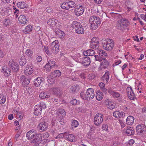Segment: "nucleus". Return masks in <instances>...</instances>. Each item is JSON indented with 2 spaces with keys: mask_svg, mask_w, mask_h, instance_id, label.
Here are the masks:
<instances>
[{
  "mask_svg": "<svg viewBox=\"0 0 146 146\" xmlns=\"http://www.w3.org/2000/svg\"><path fill=\"white\" fill-rule=\"evenodd\" d=\"M26 136L29 140L33 139L30 141L32 143H36L42 139V135L37 134L36 131L33 129L28 132L27 133Z\"/></svg>",
  "mask_w": 146,
  "mask_h": 146,
  "instance_id": "f257e3e1",
  "label": "nucleus"
},
{
  "mask_svg": "<svg viewBox=\"0 0 146 146\" xmlns=\"http://www.w3.org/2000/svg\"><path fill=\"white\" fill-rule=\"evenodd\" d=\"M71 26L76 32L79 34H83L84 33V29L82 25L79 22L76 21H73Z\"/></svg>",
  "mask_w": 146,
  "mask_h": 146,
  "instance_id": "f03ea898",
  "label": "nucleus"
},
{
  "mask_svg": "<svg viewBox=\"0 0 146 146\" xmlns=\"http://www.w3.org/2000/svg\"><path fill=\"white\" fill-rule=\"evenodd\" d=\"M104 48L106 50H111L114 46L113 40L109 39L104 41L102 43Z\"/></svg>",
  "mask_w": 146,
  "mask_h": 146,
  "instance_id": "7ed1b4c3",
  "label": "nucleus"
},
{
  "mask_svg": "<svg viewBox=\"0 0 146 146\" xmlns=\"http://www.w3.org/2000/svg\"><path fill=\"white\" fill-rule=\"evenodd\" d=\"M61 8L66 10H72L75 7V3L72 1H69L68 2H64L61 5Z\"/></svg>",
  "mask_w": 146,
  "mask_h": 146,
  "instance_id": "20e7f679",
  "label": "nucleus"
},
{
  "mask_svg": "<svg viewBox=\"0 0 146 146\" xmlns=\"http://www.w3.org/2000/svg\"><path fill=\"white\" fill-rule=\"evenodd\" d=\"M59 44L57 40L53 42L50 46V50L52 53L57 54L59 51Z\"/></svg>",
  "mask_w": 146,
  "mask_h": 146,
  "instance_id": "39448f33",
  "label": "nucleus"
},
{
  "mask_svg": "<svg viewBox=\"0 0 146 146\" xmlns=\"http://www.w3.org/2000/svg\"><path fill=\"white\" fill-rule=\"evenodd\" d=\"M94 123L97 126H98L102 123L103 120V115L100 113H97L94 118Z\"/></svg>",
  "mask_w": 146,
  "mask_h": 146,
  "instance_id": "423d86ee",
  "label": "nucleus"
},
{
  "mask_svg": "<svg viewBox=\"0 0 146 146\" xmlns=\"http://www.w3.org/2000/svg\"><path fill=\"white\" fill-rule=\"evenodd\" d=\"M46 108L45 104L42 105H36L34 108V113L35 115H40L41 114L42 109H45Z\"/></svg>",
  "mask_w": 146,
  "mask_h": 146,
  "instance_id": "0eeeda50",
  "label": "nucleus"
},
{
  "mask_svg": "<svg viewBox=\"0 0 146 146\" xmlns=\"http://www.w3.org/2000/svg\"><path fill=\"white\" fill-rule=\"evenodd\" d=\"M91 47L94 49H97L99 47V39L97 37H93L91 41Z\"/></svg>",
  "mask_w": 146,
  "mask_h": 146,
  "instance_id": "6e6552de",
  "label": "nucleus"
},
{
  "mask_svg": "<svg viewBox=\"0 0 146 146\" xmlns=\"http://www.w3.org/2000/svg\"><path fill=\"white\" fill-rule=\"evenodd\" d=\"M74 9L75 14L77 16H79L82 15L84 10V8L82 6H76V4L75 7H74Z\"/></svg>",
  "mask_w": 146,
  "mask_h": 146,
  "instance_id": "1a4fd4ad",
  "label": "nucleus"
},
{
  "mask_svg": "<svg viewBox=\"0 0 146 146\" xmlns=\"http://www.w3.org/2000/svg\"><path fill=\"white\" fill-rule=\"evenodd\" d=\"M9 67L15 72H17L19 69V66L16 62H15L12 60H11L9 62Z\"/></svg>",
  "mask_w": 146,
  "mask_h": 146,
  "instance_id": "9d476101",
  "label": "nucleus"
},
{
  "mask_svg": "<svg viewBox=\"0 0 146 146\" xmlns=\"http://www.w3.org/2000/svg\"><path fill=\"white\" fill-rule=\"evenodd\" d=\"M104 103V104L106 106L107 108L110 110H111L115 108V104L110 99L105 100Z\"/></svg>",
  "mask_w": 146,
  "mask_h": 146,
  "instance_id": "9b49d317",
  "label": "nucleus"
},
{
  "mask_svg": "<svg viewBox=\"0 0 146 146\" xmlns=\"http://www.w3.org/2000/svg\"><path fill=\"white\" fill-rule=\"evenodd\" d=\"M128 97L131 100H134L136 98V96L131 87H128L126 89Z\"/></svg>",
  "mask_w": 146,
  "mask_h": 146,
  "instance_id": "f8f14e48",
  "label": "nucleus"
},
{
  "mask_svg": "<svg viewBox=\"0 0 146 146\" xmlns=\"http://www.w3.org/2000/svg\"><path fill=\"white\" fill-rule=\"evenodd\" d=\"M146 127L143 124L138 125L136 127V131L138 133L145 134L146 132Z\"/></svg>",
  "mask_w": 146,
  "mask_h": 146,
  "instance_id": "ddd939ff",
  "label": "nucleus"
},
{
  "mask_svg": "<svg viewBox=\"0 0 146 146\" xmlns=\"http://www.w3.org/2000/svg\"><path fill=\"white\" fill-rule=\"evenodd\" d=\"M95 96V94H84V91H82L80 93V96L83 99L88 101L93 99Z\"/></svg>",
  "mask_w": 146,
  "mask_h": 146,
  "instance_id": "4468645a",
  "label": "nucleus"
},
{
  "mask_svg": "<svg viewBox=\"0 0 146 146\" xmlns=\"http://www.w3.org/2000/svg\"><path fill=\"white\" fill-rule=\"evenodd\" d=\"M56 64V62L53 60H49L48 62L45 65L44 67L46 71L49 72Z\"/></svg>",
  "mask_w": 146,
  "mask_h": 146,
  "instance_id": "2eb2a0df",
  "label": "nucleus"
},
{
  "mask_svg": "<svg viewBox=\"0 0 146 146\" xmlns=\"http://www.w3.org/2000/svg\"><path fill=\"white\" fill-rule=\"evenodd\" d=\"M48 127V123L45 121H43L38 125V129L40 132H42L46 130Z\"/></svg>",
  "mask_w": 146,
  "mask_h": 146,
  "instance_id": "dca6fc26",
  "label": "nucleus"
},
{
  "mask_svg": "<svg viewBox=\"0 0 146 146\" xmlns=\"http://www.w3.org/2000/svg\"><path fill=\"white\" fill-rule=\"evenodd\" d=\"M90 58L88 57H86L82 58L80 60V63L83 64L85 66H89L90 63Z\"/></svg>",
  "mask_w": 146,
  "mask_h": 146,
  "instance_id": "f3484780",
  "label": "nucleus"
},
{
  "mask_svg": "<svg viewBox=\"0 0 146 146\" xmlns=\"http://www.w3.org/2000/svg\"><path fill=\"white\" fill-rule=\"evenodd\" d=\"M20 81L22 83L23 85L24 86L28 85L30 82L31 79L30 77H26L25 76L21 77Z\"/></svg>",
  "mask_w": 146,
  "mask_h": 146,
  "instance_id": "a211bd4d",
  "label": "nucleus"
},
{
  "mask_svg": "<svg viewBox=\"0 0 146 146\" xmlns=\"http://www.w3.org/2000/svg\"><path fill=\"white\" fill-rule=\"evenodd\" d=\"M89 21L91 24L93 23H101L100 19L98 17L94 15L90 17L89 19Z\"/></svg>",
  "mask_w": 146,
  "mask_h": 146,
  "instance_id": "6ab92c4d",
  "label": "nucleus"
},
{
  "mask_svg": "<svg viewBox=\"0 0 146 146\" xmlns=\"http://www.w3.org/2000/svg\"><path fill=\"white\" fill-rule=\"evenodd\" d=\"M50 91L56 96H60L62 94L61 91L59 88L55 87L51 88Z\"/></svg>",
  "mask_w": 146,
  "mask_h": 146,
  "instance_id": "aec40b11",
  "label": "nucleus"
},
{
  "mask_svg": "<svg viewBox=\"0 0 146 146\" xmlns=\"http://www.w3.org/2000/svg\"><path fill=\"white\" fill-rule=\"evenodd\" d=\"M27 19V18L26 16L23 15H21L18 19L20 23L23 24H25L27 23L28 21Z\"/></svg>",
  "mask_w": 146,
  "mask_h": 146,
  "instance_id": "412c9836",
  "label": "nucleus"
},
{
  "mask_svg": "<svg viewBox=\"0 0 146 146\" xmlns=\"http://www.w3.org/2000/svg\"><path fill=\"white\" fill-rule=\"evenodd\" d=\"M44 81V78L42 77H38L35 80L34 85L36 87L40 86Z\"/></svg>",
  "mask_w": 146,
  "mask_h": 146,
  "instance_id": "4be33fe9",
  "label": "nucleus"
},
{
  "mask_svg": "<svg viewBox=\"0 0 146 146\" xmlns=\"http://www.w3.org/2000/svg\"><path fill=\"white\" fill-rule=\"evenodd\" d=\"M125 115V113L123 112H119V111H115L113 112V116L115 117L118 118L122 117H123Z\"/></svg>",
  "mask_w": 146,
  "mask_h": 146,
  "instance_id": "5701e85b",
  "label": "nucleus"
},
{
  "mask_svg": "<svg viewBox=\"0 0 146 146\" xmlns=\"http://www.w3.org/2000/svg\"><path fill=\"white\" fill-rule=\"evenodd\" d=\"M2 70L3 71L4 75L6 76H9L10 74L11 70L6 66H5L2 67Z\"/></svg>",
  "mask_w": 146,
  "mask_h": 146,
  "instance_id": "b1692460",
  "label": "nucleus"
},
{
  "mask_svg": "<svg viewBox=\"0 0 146 146\" xmlns=\"http://www.w3.org/2000/svg\"><path fill=\"white\" fill-rule=\"evenodd\" d=\"M110 73L108 71H106L102 77V79L104 82L107 83L109 79Z\"/></svg>",
  "mask_w": 146,
  "mask_h": 146,
  "instance_id": "393cba45",
  "label": "nucleus"
},
{
  "mask_svg": "<svg viewBox=\"0 0 146 146\" xmlns=\"http://www.w3.org/2000/svg\"><path fill=\"white\" fill-rule=\"evenodd\" d=\"M134 121V118L132 116H128L126 120V123L129 125H131L133 123Z\"/></svg>",
  "mask_w": 146,
  "mask_h": 146,
  "instance_id": "a878e982",
  "label": "nucleus"
},
{
  "mask_svg": "<svg viewBox=\"0 0 146 146\" xmlns=\"http://www.w3.org/2000/svg\"><path fill=\"white\" fill-rule=\"evenodd\" d=\"M57 20L54 19H50L47 22V23L52 27H54L57 24Z\"/></svg>",
  "mask_w": 146,
  "mask_h": 146,
  "instance_id": "bb28decb",
  "label": "nucleus"
},
{
  "mask_svg": "<svg viewBox=\"0 0 146 146\" xmlns=\"http://www.w3.org/2000/svg\"><path fill=\"white\" fill-rule=\"evenodd\" d=\"M108 92L114 97L117 98L120 97V94L118 92H114L110 88L108 89Z\"/></svg>",
  "mask_w": 146,
  "mask_h": 146,
  "instance_id": "cd10ccee",
  "label": "nucleus"
},
{
  "mask_svg": "<svg viewBox=\"0 0 146 146\" xmlns=\"http://www.w3.org/2000/svg\"><path fill=\"white\" fill-rule=\"evenodd\" d=\"M56 114L58 116L61 115L62 117H64L66 115V112L64 109L60 108L57 110Z\"/></svg>",
  "mask_w": 146,
  "mask_h": 146,
  "instance_id": "c85d7f7f",
  "label": "nucleus"
},
{
  "mask_svg": "<svg viewBox=\"0 0 146 146\" xmlns=\"http://www.w3.org/2000/svg\"><path fill=\"white\" fill-rule=\"evenodd\" d=\"M67 140L71 142H74L76 141V137L72 134H68L66 136Z\"/></svg>",
  "mask_w": 146,
  "mask_h": 146,
  "instance_id": "c756f323",
  "label": "nucleus"
},
{
  "mask_svg": "<svg viewBox=\"0 0 146 146\" xmlns=\"http://www.w3.org/2000/svg\"><path fill=\"white\" fill-rule=\"evenodd\" d=\"M94 51L92 49H89L84 52V55L86 56H92L94 54Z\"/></svg>",
  "mask_w": 146,
  "mask_h": 146,
  "instance_id": "7c9ffc66",
  "label": "nucleus"
},
{
  "mask_svg": "<svg viewBox=\"0 0 146 146\" xmlns=\"http://www.w3.org/2000/svg\"><path fill=\"white\" fill-rule=\"evenodd\" d=\"M96 99L98 101L101 100L103 97V94L100 91H97L96 92Z\"/></svg>",
  "mask_w": 146,
  "mask_h": 146,
  "instance_id": "2f4dec72",
  "label": "nucleus"
},
{
  "mask_svg": "<svg viewBox=\"0 0 146 146\" xmlns=\"http://www.w3.org/2000/svg\"><path fill=\"white\" fill-rule=\"evenodd\" d=\"M61 72L59 70H56L52 73V75L53 78L58 77L61 75Z\"/></svg>",
  "mask_w": 146,
  "mask_h": 146,
  "instance_id": "473e14b6",
  "label": "nucleus"
},
{
  "mask_svg": "<svg viewBox=\"0 0 146 146\" xmlns=\"http://www.w3.org/2000/svg\"><path fill=\"white\" fill-rule=\"evenodd\" d=\"M134 132V129L132 127H127L126 130V133L130 135H133Z\"/></svg>",
  "mask_w": 146,
  "mask_h": 146,
  "instance_id": "72a5a7b5",
  "label": "nucleus"
},
{
  "mask_svg": "<svg viewBox=\"0 0 146 146\" xmlns=\"http://www.w3.org/2000/svg\"><path fill=\"white\" fill-rule=\"evenodd\" d=\"M78 87L79 86L78 85H73L71 86L70 88V92L73 94L75 93L77 90H78Z\"/></svg>",
  "mask_w": 146,
  "mask_h": 146,
  "instance_id": "f704fd0d",
  "label": "nucleus"
},
{
  "mask_svg": "<svg viewBox=\"0 0 146 146\" xmlns=\"http://www.w3.org/2000/svg\"><path fill=\"white\" fill-rule=\"evenodd\" d=\"M27 62L26 59L24 56H22L21 57L20 60L19 64L20 65L22 66H23L26 64Z\"/></svg>",
  "mask_w": 146,
  "mask_h": 146,
  "instance_id": "c9c22d12",
  "label": "nucleus"
},
{
  "mask_svg": "<svg viewBox=\"0 0 146 146\" xmlns=\"http://www.w3.org/2000/svg\"><path fill=\"white\" fill-rule=\"evenodd\" d=\"M120 20L123 27H127L129 24L128 21L126 19H121Z\"/></svg>",
  "mask_w": 146,
  "mask_h": 146,
  "instance_id": "e433bc0d",
  "label": "nucleus"
},
{
  "mask_svg": "<svg viewBox=\"0 0 146 146\" xmlns=\"http://www.w3.org/2000/svg\"><path fill=\"white\" fill-rule=\"evenodd\" d=\"M101 66L104 68H107L109 65V62L105 59L103 60L101 64Z\"/></svg>",
  "mask_w": 146,
  "mask_h": 146,
  "instance_id": "4c0bfd02",
  "label": "nucleus"
},
{
  "mask_svg": "<svg viewBox=\"0 0 146 146\" xmlns=\"http://www.w3.org/2000/svg\"><path fill=\"white\" fill-rule=\"evenodd\" d=\"M33 30V28L32 26L30 25H29L26 27V28L24 30L23 32L25 34H27L31 32Z\"/></svg>",
  "mask_w": 146,
  "mask_h": 146,
  "instance_id": "58836bf2",
  "label": "nucleus"
},
{
  "mask_svg": "<svg viewBox=\"0 0 146 146\" xmlns=\"http://www.w3.org/2000/svg\"><path fill=\"white\" fill-rule=\"evenodd\" d=\"M40 98L42 99L48 98L50 97V96L48 94L47 92H43L39 95Z\"/></svg>",
  "mask_w": 146,
  "mask_h": 146,
  "instance_id": "ea45409f",
  "label": "nucleus"
},
{
  "mask_svg": "<svg viewBox=\"0 0 146 146\" xmlns=\"http://www.w3.org/2000/svg\"><path fill=\"white\" fill-rule=\"evenodd\" d=\"M101 23H92L91 24L90 28L92 30H95L98 27H99Z\"/></svg>",
  "mask_w": 146,
  "mask_h": 146,
  "instance_id": "a19ab883",
  "label": "nucleus"
},
{
  "mask_svg": "<svg viewBox=\"0 0 146 146\" xmlns=\"http://www.w3.org/2000/svg\"><path fill=\"white\" fill-rule=\"evenodd\" d=\"M16 4L17 6L20 9H24L26 7L25 4L24 2H19Z\"/></svg>",
  "mask_w": 146,
  "mask_h": 146,
  "instance_id": "79ce46f5",
  "label": "nucleus"
},
{
  "mask_svg": "<svg viewBox=\"0 0 146 146\" xmlns=\"http://www.w3.org/2000/svg\"><path fill=\"white\" fill-rule=\"evenodd\" d=\"M47 80L48 83L51 84H54L55 81V78L52 77V76H49L47 78Z\"/></svg>",
  "mask_w": 146,
  "mask_h": 146,
  "instance_id": "37998d69",
  "label": "nucleus"
},
{
  "mask_svg": "<svg viewBox=\"0 0 146 146\" xmlns=\"http://www.w3.org/2000/svg\"><path fill=\"white\" fill-rule=\"evenodd\" d=\"M55 33L56 34L60 37L64 36V34L63 32L59 29H56L55 31Z\"/></svg>",
  "mask_w": 146,
  "mask_h": 146,
  "instance_id": "c03bdc74",
  "label": "nucleus"
},
{
  "mask_svg": "<svg viewBox=\"0 0 146 146\" xmlns=\"http://www.w3.org/2000/svg\"><path fill=\"white\" fill-rule=\"evenodd\" d=\"M98 52L100 56L105 57L107 55V54L106 53V52L102 50H99L98 51Z\"/></svg>",
  "mask_w": 146,
  "mask_h": 146,
  "instance_id": "a18cd8bd",
  "label": "nucleus"
},
{
  "mask_svg": "<svg viewBox=\"0 0 146 146\" xmlns=\"http://www.w3.org/2000/svg\"><path fill=\"white\" fill-rule=\"evenodd\" d=\"M3 23L6 27L9 26L11 23L10 19L8 18L5 19L3 21Z\"/></svg>",
  "mask_w": 146,
  "mask_h": 146,
  "instance_id": "49530a36",
  "label": "nucleus"
},
{
  "mask_svg": "<svg viewBox=\"0 0 146 146\" xmlns=\"http://www.w3.org/2000/svg\"><path fill=\"white\" fill-rule=\"evenodd\" d=\"M6 97L3 95H0V104H4L6 101Z\"/></svg>",
  "mask_w": 146,
  "mask_h": 146,
  "instance_id": "de8ad7c7",
  "label": "nucleus"
},
{
  "mask_svg": "<svg viewBox=\"0 0 146 146\" xmlns=\"http://www.w3.org/2000/svg\"><path fill=\"white\" fill-rule=\"evenodd\" d=\"M94 90L92 88H89L87 89L86 92L84 91V94H94Z\"/></svg>",
  "mask_w": 146,
  "mask_h": 146,
  "instance_id": "09e8293b",
  "label": "nucleus"
},
{
  "mask_svg": "<svg viewBox=\"0 0 146 146\" xmlns=\"http://www.w3.org/2000/svg\"><path fill=\"white\" fill-rule=\"evenodd\" d=\"M33 72V68L30 67L29 69L25 71V73L26 75L27 76L28 75H31Z\"/></svg>",
  "mask_w": 146,
  "mask_h": 146,
  "instance_id": "8fccbe9b",
  "label": "nucleus"
},
{
  "mask_svg": "<svg viewBox=\"0 0 146 146\" xmlns=\"http://www.w3.org/2000/svg\"><path fill=\"white\" fill-rule=\"evenodd\" d=\"M78 122L76 120H73L71 124V126L72 128H76V127L78 126Z\"/></svg>",
  "mask_w": 146,
  "mask_h": 146,
  "instance_id": "3c124183",
  "label": "nucleus"
},
{
  "mask_svg": "<svg viewBox=\"0 0 146 146\" xmlns=\"http://www.w3.org/2000/svg\"><path fill=\"white\" fill-rule=\"evenodd\" d=\"M25 54L27 56L31 57L33 55V51L30 49H27L26 51Z\"/></svg>",
  "mask_w": 146,
  "mask_h": 146,
  "instance_id": "603ef678",
  "label": "nucleus"
},
{
  "mask_svg": "<svg viewBox=\"0 0 146 146\" xmlns=\"http://www.w3.org/2000/svg\"><path fill=\"white\" fill-rule=\"evenodd\" d=\"M79 102L77 100L75 99H72L70 102V103L72 105H75L78 104Z\"/></svg>",
  "mask_w": 146,
  "mask_h": 146,
  "instance_id": "864d4df0",
  "label": "nucleus"
},
{
  "mask_svg": "<svg viewBox=\"0 0 146 146\" xmlns=\"http://www.w3.org/2000/svg\"><path fill=\"white\" fill-rule=\"evenodd\" d=\"M44 50L48 55H50L51 54L50 51H49V48L48 46H44Z\"/></svg>",
  "mask_w": 146,
  "mask_h": 146,
  "instance_id": "5fc2aeb1",
  "label": "nucleus"
},
{
  "mask_svg": "<svg viewBox=\"0 0 146 146\" xmlns=\"http://www.w3.org/2000/svg\"><path fill=\"white\" fill-rule=\"evenodd\" d=\"M94 56L95 57L96 60L98 61H101L103 60V58H102L99 57L98 55H95Z\"/></svg>",
  "mask_w": 146,
  "mask_h": 146,
  "instance_id": "6e6d98bb",
  "label": "nucleus"
},
{
  "mask_svg": "<svg viewBox=\"0 0 146 146\" xmlns=\"http://www.w3.org/2000/svg\"><path fill=\"white\" fill-rule=\"evenodd\" d=\"M117 27L119 29H121V28L123 27L121 23L120 22V20L118 21V23L117 24Z\"/></svg>",
  "mask_w": 146,
  "mask_h": 146,
  "instance_id": "4d7b16f0",
  "label": "nucleus"
},
{
  "mask_svg": "<svg viewBox=\"0 0 146 146\" xmlns=\"http://www.w3.org/2000/svg\"><path fill=\"white\" fill-rule=\"evenodd\" d=\"M102 128L104 130L107 131L108 129V127L106 124H103L102 126Z\"/></svg>",
  "mask_w": 146,
  "mask_h": 146,
  "instance_id": "13d9d810",
  "label": "nucleus"
},
{
  "mask_svg": "<svg viewBox=\"0 0 146 146\" xmlns=\"http://www.w3.org/2000/svg\"><path fill=\"white\" fill-rule=\"evenodd\" d=\"M60 146H70V145L68 143L63 142L61 143Z\"/></svg>",
  "mask_w": 146,
  "mask_h": 146,
  "instance_id": "bf43d9fd",
  "label": "nucleus"
},
{
  "mask_svg": "<svg viewBox=\"0 0 146 146\" xmlns=\"http://www.w3.org/2000/svg\"><path fill=\"white\" fill-rule=\"evenodd\" d=\"M43 136L44 138H48L49 136V134L48 133H45L43 134Z\"/></svg>",
  "mask_w": 146,
  "mask_h": 146,
  "instance_id": "052dcab7",
  "label": "nucleus"
},
{
  "mask_svg": "<svg viewBox=\"0 0 146 146\" xmlns=\"http://www.w3.org/2000/svg\"><path fill=\"white\" fill-rule=\"evenodd\" d=\"M101 90L104 93L106 94L107 93V91L108 90L105 88V86L101 88Z\"/></svg>",
  "mask_w": 146,
  "mask_h": 146,
  "instance_id": "680f3d73",
  "label": "nucleus"
},
{
  "mask_svg": "<svg viewBox=\"0 0 146 146\" xmlns=\"http://www.w3.org/2000/svg\"><path fill=\"white\" fill-rule=\"evenodd\" d=\"M36 59L37 61L38 62H40L42 60V58L40 56H38Z\"/></svg>",
  "mask_w": 146,
  "mask_h": 146,
  "instance_id": "e2e57ef3",
  "label": "nucleus"
},
{
  "mask_svg": "<svg viewBox=\"0 0 146 146\" xmlns=\"http://www.w3.org/2000/svg\"><path fill=\"white\" fill-rule=\"evenodd\" d=\"M134 143V141L133 139H131L129 141L128 143L130 145H131Z\"/></svg>",
  "mask_w": 146,
  "mask_h": 146,
  "instance_id": "0e129e2a",
  "label": "nucleus"
},
{
  "mask_svg": "<svg viewBox=\"0 0 146 146\" xmlns=\"http://www.w3.org/2000/svg\"><path fill=\"white\" fill-rule=\"evenodd\" d=\"M121 61L119 60H117L115 61V63L116 65H117L121 63Z\"/></svg>",
  "mask_w": 146,
  "mask_h": 146,
  "instance_id": "69168bd1",
  "label": "nucleus"
},
{
  "mask_svg": "<svg viewBox=\"0 0 146 146\" xmlns=\"http://www.w3.org/2000/svg\"><path fill=\"white\" fill-rule=\"evenodd\" d=\"M5 7H3L0 8V13H3L5 11Z\"/></svg>",
  "mask_w": 146,
  "mask_h": 146,
  "instance_id": "338daca9",
  "label": "nucleus"
},
{
  "mask_svg": "<svg viewBox=\"0 0 146 146\" xmlns=\"http://www.w3.org/2000/svg\"><path fill=\"white\" fill-rule=\"evenodd\" d=\"M5 37V36L2 35H0V40L1 41H3L4 40Z\"/></svg>",
  "mask_w": 146,
  "mask_h": 146,
  "instance_id": "774afa93",
  "label": "nucleus"
}]
</instances>
